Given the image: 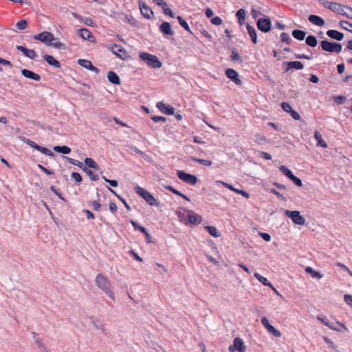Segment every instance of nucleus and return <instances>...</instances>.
Here are the masks:
<instances>
[{
  "mask_svg": "<svg viewBox=\"0 0 352 352\" xmlns=\"http://www.w3.org/2000/svg\"><path fill=\"white\" fill-rule=\"evenodd\" d=\"M16 50L23 54L26 57L34 60L37 55L34 50L28 49L23 45H16Z\"/></svg>",
  "mask_w": 352,
  "mask_h": 352,
  "instance_id": "obj_16",
  "label": "nucleus"
},
{
  "mask_svg": "<svg viewBox=\"0 0 352 352\" xmlns=\"http://www.w3.org/2000/svg\"><path fill=\"white\" fill-rule=\"evenodd\" d=\"M140 10L143 16L147 19H151L153 17V12L146 3L142 0L138 1Z\"/></svg>",
  "mask_w": 352,
  "mask_h": 352,
  "instance_id": "obj_10",
  "label": "nucleus"
},
{
  "mask_svg": "<svg viewBox=\"0 0 352 352\" xmlns=\"http://www.w3.org/2000/svg\"><path fill=\"white\" fill-rule=\"evenodd\" d=\"M34 38L50 45V43L55 40L54 34L50 32L44 31L34 36Z\"/></svg>",
  "mask_w": 352,
  "mask_h": 352,
  "instance_id": "obj_8",
  "label": "nucleus"
},
{
  "mask_svg": "<svg viewBox=\"0 0 352 352\" xmlns=\"http://www.w3.org/2000/svg\"><path fill=\"white\" fill-rule=\"evenodd\" d=\"M72 179H74L76 183L79 184L82 182V178L80 173L73 172L71 175Z\"/></svg>",
  "mask_w": 352,
  "mask_h": 352,
  "instance_id": "obj_54",
  "label": "nucleus"
},
{
  "mask_svg": "<svg viewBox=\"0 0 352 352\" xmlns=\"http://www.w3.org/2000/svg\"><path fill=\"white\" fill-rule=\"evenodd\" d=\"M96 284L107 296L115 300V296L112 291L111 284L107 278L102 274H98L96 278Z\"/></svg>",
  "mask_w": 352,
  "mask_h": 352,
  "instance_id": "obj_1",
  "label": "nucleus"
},
{
  "mask_svg": "<svg viewBox=\"0 0 352 352\" xmlns=\"http://www.w3.org/2000/svg\"><path fill=\"white\" fill-rule=\"evenodd\" d=\"M134 190L135 193L140 195L142 199H144V200L148 205L157 207L160 206V202L154 197V196L151 192H149L144 188L137 185L134 187Z\"/></svg>",
  "mask_w": 352,
  "mask_h": 352,
  "instance_id": "obj_2",
  "label": "nucleus"
},
{
  "mask_svg": "<svg viewBox=\"0 0 352 352\" xmlns=\"http://www.w3.org/2000/svg\"><path fill=\"white\" fill-rule=\"evenodd\" d=\"M320 47L322 50L329 53L336 52L338 54L341 52L342 50V45L341 43L331 42L327 39L320 41Z\"/></svg>",
  "mask_w": 352,
  "mask_h": 352,
  "instance_id": "obj_4",
  "label": "nucleus"
},
{
  "mask_svg": "<svg viewBox=\"0 0 352 352\" xmlns=\"http://www.w3.org/2000/svg\"><path fill=\"white\" fill-rule=\"evenodd\" d=\"M258 155L260 157L265 159L266 160H270L272 159V155L267 152L259 151Z\"/></svg>",
  "mask_w": 352,
  "mask_h": 352,
  "instance_id": "obj_62",
  "label": "nucleus"
},
{
  "mask_svg": "<svg viewBox=\"0 0 352 352\" xmlns=\"http://www.w3.org/2000/svg\"><path fill=\"white\" fill-rule=\"evenodd\" d=\"M54 42H51L50 43V46H52V47H55L56 49H58V50H65V44L61 43L57 38H55V40H54Z\"/></svg>",
  "mask_w": 352,
  "mask_h": 352,
  "instance_id": "obj_46",
  "label": "nucleus"
},
{
  "mask_svg": "<svg viewBox=\"0 0 352 352\" xmlns=\"http://www.w3.org/2000/svg\"><path fill=\"white\" fill-rule=\"evenodd\" d=\"M111 52L116 55L122 60L126 58V52L125 49L120 45L113 44L111 47L109 48Z\"/></svg>",
  "mask_w": 352,
  "mask_h": 352,
  "instance_id": "obj_13",
  "label": "nucleus"
},
{
  "mask_svg": "<svg viewBox=\"0 0 352 352\" xmlns=\"http://www.w3.org/2000/svg\"><path fill=\"white\" fill-rule=\"evenodd\" d=\"M85 163L86 166H88L89 168H94V169L99 168V166L92 158L86 157L85 159Z\"/></svg>",
  "mask_w": 352,
  "mask_h": 352,
  "instance_id": "obj_40",
  "label": "nucleus"
},
{
  "mask_svg": "<svg viewBox=\"0 0 352 352\" xmlns=\"http://www.w3.org/2000/svg\"><path fill=\"white\" fill-rule=\"evenodd\" d=\"M156 107L162 113L166 115L171 116L175 113V108L170 104H166L163 102H159L157 103Z\"/></svg>",
  "mask_w": 352,
  "mask_h": 352,
  "instance_id": "obj_14",
  "label": "nucleus"
},
{
  "mask_svg": "<svg viewBox=\"0 0 352 352\" xmlns=\"http://www.w3.org/2000/svg\"><path fill=\"white\" fill-rule=\"evenodd\" d=\"M279 170L284 175H285L289 179H290L294 175L292 171L285 165H281L279 167Z\"/></svg>",
  "mask_w": 352,
  "mask_h": 352,
  "instance_id": "obj_39",
  "label": "nucleus"
},
{
  "mask_svg": "<svg viewBox=\"0 0 352 352\" xmlns=\"http://www.w3.org/2000/svg\"><path fill=\"white\" fill-rule=\"evenodd\" d=\"M292 34L294 38L298 41H303L305 38L306 32L301 30H294Z\"/></svg>",
  "mask_w": 352,
  "mask_h": 352,
  "instance_id": "obj_29",
  "label": "nucleus"
},
{
  "mask_svg": "<svg viewBox=\"0 0 352 352\" xmlns=\"http://www.w3.org/2000/svg\"><path fill=\"white\" fill-rule=\"evenodd\" d=\"M159 30L164 35L172 36L174 34L170 23L166 21H164L161 23Z\"/></svg>",
  "mask_w": 352,
  "mask_h": 352,
  "instance_id": "obj_18",
  "label": "nucleus"
},
{
  "mask_svg": "<svg viewBox=\"0 0 352 352\" xmlns=\"http://www.w3.org/2000/svg\"><path fill=\"white\" fill-rule=\"evenodd\" d=\"M285 214L290 218L292 221L299 226H302L305 223V218L300 214L298 210H285Z\"/></svg>",
  "mask_w": 352,
  "mask_h": 352,
  "instance_id": "obj_7",
  "label": "nucleus"
},
{
  "mask_svg": "<svg viewBox=\"0 0 352 352\" xmlns=\"http://www.w3.org/2000/svg\"><path fill=\"white\" fill-rule=\"evenodd\" d=\"M78 35L81 37L83 40L91 41V38L94 36L92 33L87 28L79 29L77 32Z\"/></svg>",
  "mask_w": 352,
  "mask_h": 352,
  "instance_id": "obj_20",
  "label": "nucleus"
},
{
  "mask_svg": "<svg viewBox=\"0 0 352 352\" xmlns=\"http://www.w3.org/2000/svg\"><path fill=\"white\" fill-rule=\"evenodd\" d=\"M187 212V219L190 224L196 225L197 224L198 218H200V219H201V217L195 213L192 210H188Z\"/></svg>",
  "mask_w": 352,
  "mask_h": 352,
  "instance_id": "obj_27",
  "label": "nucleus"
},
{
  "mask_svg": "<svg viewBox=\"0 0 352 352\" xmlns=\"http://www.w3.org/2000/svg\"><path fill=\"white\" fill-rule=\"evenodd\" d=\"M270 192L273 195H276L278 199L281 201H285L287 200L286 197H283L278 191H277L274 188H271Z\"/></svg>",
  "mask_w": 352,
  "mask_h": 352,
  "instance_id": "obj_53",
  "label": "nucleus"
},
{
  "mask_svg": "<svg viewBox=\"0 0 352 352\" xmlns=\"http://www.w3.org/2000/svg\"><path fill=\"white\" fill-rule=\"evenodd\" d=\"M248 33L251 38V40L254 44L257 43V33L255 28L252 26L250 23H247L245 25Z\"/></svg>",
  "mask_w": 352,
  "mask_h": 352,
  "instance_id": "obj_22",
  "label": "nucleus"
},
{
  "mask_svg": "<svg viewBox=\"0 0 352 352\" xmlns=\"http://www.w3.org/2000/svg\"><path fill=\"white\" fill-rule=\"evenodd\" d=\"M305 270L307 274H310L313 278L320 279L322 277V274L316 271L311 267H307Z\"/></svg>",
  "mask_w": 352,
  "mask_h": 352,
  "instance_id": "obj_33",
  "label": "nucleus"
},
{
  "mask_svg": "<svg viewBox=\"0 0 352 352\" xmlns=\"http://www.w3.org/2000/svg\"><path fill=\"white\" fill-rule=\"evenodd\" d=\"M226 76L231 81H232L236 85H241L242 83L241 80L239 78V74L236 70L232 68H228L225 72Z\"/></svg>",
  "mask_w": 352,
  "mask_h": 352,
  "instance_id": "obj_11",
  "label": "nucleus"
},
{
  "mask_svg": "<svg viewBox=\"0 0 352 352\" xmlns=\"http://www.w3.org/2000/svg\"><path fill=\"white\" fill-rule=\"evenodd\" d=\"M82 170L87 173L92 181H98L99 179V176L87 166H84Z\"/></svg>",
  "mask_w": 352,
  "mask_h": 352,
  "instance_id": "obj_37",
  "label": "nucleus"
},
{
  "mask_svg": "<svg viewBox=\"0 0 352 352\" xmlns=\"http://www.w3.org/2000/svg\"><path fill=\"white\" fill-rule=\"evenodd\" d=\"M107 79L111 83L116 85H119L121 82L119 76L113 71H109L107 73Z\"/></svg>",
  "mask_w": 352,
  "mask_h": 352,
  "instance_id": "obj_24",
  "label": "nucleus"
},
{
  "mask_svg": "<svg viewBox=\"0 0 352 352\" xmlns=\"http://www.w3.org/2000/svg\"><path fill=\"white\" fill-rule=\"evenodd\" d=\"M204 228L213 237L217 238V237L220 236V235H221L220 232L214 226H205Z\"/></svg>",
  "mask_w": 352,
  "mask_h": 352,
  "instance_id": "obj_35",
  "label": "nucleus"
},
{
  "mask_svg": "<svg viewBox=\"0 0 352 352\" xmlns=\"http://www.w3.org/2000/svg\"><path fill=\"white\" fill-rule=\"evenodd\" d=\"M191 160L195 162H197L200 164H202L204 166H210L212 165V162L210 160H203V159H199V158H197L195 157H192Z\"/></svg>",
  "mask_w": 352,
  "mask_h": 352,
  "instance_id": "obj_44",
  "label": "nucleus"
},
{
  "mask_svg": "<svg viewBox=\"0 0 352 352\" xmlns=\"http://www.w3.org/2000/svg\"><path fill=\"white\" fill-rule=\"evenodd\" d=\"M289 179H291L294 184L298 187H301L302 186V180L294 175Z\"/></svg>",
  "mask_w": 352,
  "mask_h": 352,
  "instance_id": "obj_57",
  "label": "nucleus"
},
{
  "mask_svg": "<svg viewBox=\"0 0 352 352\" xmlns=\"http://www.w3.org/2000/svg\"><path fill=\"white\" fill-rule=\"evenodd\" d=\"M177 19L179 23V25L184 29L186 30L187 32H188L189 33L192 34V32H191V30L190 28V26L188 24V23L186 22V21L185 19H184L181 16H177Z\"/></svg>",
  "mask_w": 352,
  "mask_h": 352,
  "instance_id": "obj_38",
  "label": "nucleus"
},
{
  "mask_svg": "<svg viewBox=\"0 0 352 352\" xmlns=\"http://www.w3.org/2000/svg\"><path fill=\"white\" fill-rule=\"evenodd\" d=\"M53 150L57 153L62 154H69L71 153V148L65 145L63 146H55L53 147Z\"/></svg>",
  "mask_w": 352,
  "mask_h": 352,
  "instance_id": "obj_31",
  "label": "nucleus"
},
{
  "mask_svg": "<svg viewBox=\"0 0 352 352\" xmlns=\"http://www.w3.org/2000/svg\"><path fill=\"white\" fill-rule=\"evenodd\" d=\"M294 57L297 59H307V60H311L312 56L306 55L304 54H295Z\"/></svg>",
  "mask_w": 352,
  "mask_h": 352,
  "instance_id": "obj_61",
  "label": "nucleus"
},
{
  "mask_svg": "<svg viewBox=\"0 0 352 352\" xmlns=\"http://www.w3.org/2000/svg\"><path fill=\"white\" fill-rule=\"evenodd\" d=\"M177 175L180 180L192 186L195 185L198 180L195 175L188 173L184 170H178Z\"/></svg>",
  "mask_w": 352,
  "mask_h": 352,
  "instance_id": "obj_6",
  "label": "nucleus"
},
{
  "mask_svg": "<svg viewBox=\"0 0 352 352\" xmlns=\"http://www.w3.org/2000/svg\"><path fill=\"white\" fill-rule=\"evenodd\" d=\"M314 138L317 141V146H321L324 148L327 147V143L323 140L322 135L318 131L314 133Z\"/></svg>",
  "mask_w": 352,
  "mask_h": 352,
  "instance_id": "obj_30",
  "label": "nucleus"
},
{
  "mask_svg": "<svg viewBox=\"0 0 352 352\" xmlns=\"http://www.w3.org/2000/svg\"><path fill=\"white\" fill-rule=\"evenodd\" d=\"M257 28L263 33L269 32L272 29V21L269 16L258 19L256 21Z\"/></svg>",
  "mask_w": 352,
  "mask_h": 352,
  "instance_id": "obj_5",
  "label": "nucleus"
},
{
  "mask_svg": "<svg viewBox=\"0 0 352 352\" xmlns=\"http://www.w3.org/2000/svg\"><path fill=\"white\" fill-rule=\"evenodd\" d=\"M346 100V98L344 96H333V100L338 104H344Z\"/></svg>",
  "mask_w": 352,
  "mask_h": 352,
  "instance_id": "obj_51",
  "label": "nucleus"
},
{
  "mask_svg": "<svg viewBox=\"0 0 352 352\" xmlns=\"http://www.w3.org/2000/svg\"><path fill=\"white\" fill-rule=\"evenodd\" d=\"M340 25L342 29L352 32V23H351L348 22L346 21H340Z\"/></svg>",
  "mask_w": 352,
  "mask_h": 352,
  "instance_id": "obj_47",
  "label": "nucleus"
},
{
  "mask_svg": "<svg viewBox=\"0 0 352 352\" xmlns=\"http://www.w3.org/2000/svg\"><path fill=\"white\" fill-rule=\"evenodd\" d=\"M327 327H328L331 329H333V330H335L337 331H342V329L344 331H348L347 327L344 324L340 323L338 321H336V322H330L329 321V325H327Z\"/></svg>",
  "mask_w": 352,
  "mask_h": 352,
  "instance_id": "obj_23",
  "label": "nucleus"
},
{
  "mask_svg": "<svg viewBox=\"0 0 352 352\" xmlns=\"http://www.w3.org/2000/svg\"><path fill=\"white\" fill-rule=\"evenodd\" d=\"M284 64H286L287 65V67L285 69V72H287L292 69L296 70H301L304 68L303 63L299 60L285 62Z\"/></svg>",
  "mask_w": 352,
  "mask_h": 352,
  "instance_id": "obj_17",
  "label": "nucleus"
},
{
  "mask_svg": "<svg viewBox=\"0 0 352 352\" xmlns=\"http://www.w3.org/2000/svg\"><path fill=\"white\" fill-rule=\"evenodd\" d=\"M280 106H281V108L283 109V110L287 113H289L293 109L292 108L291 105L286 102H283L280 104Z\"/></svg>",
  "mask_w": 352,
  "mask_h": 352,
  "instance_id": "obj_56",
  "label": "nucleus"
},
{
  "mask_svg": "<svg viewBox=\"0 0 352 352\" xmlns=\"http://www.w3.org/2000/svg\"><path fill=\"white\" fill-rule=\"evenodd\" d=\"M125 21L132 26L136 25V20L131 15L126 14L125 16Z\"/></svg>",
  "mask_w": 352,
  "mask_h": 352,
  "instance_id": "obj_55",
  "label": "nucleus"
},
{
  "mask_svg": "<svg viewBox=\"0 0 352 352\" xmlns=\"http://www.w3.org/2000/svg\"><path fill=\"white\" fill-rule=\"evenodd\" d=\"M254 276L263 285L273 288L272 283L268 280L267 278L263 276L257 272L254 273Z\"/></svg>",
  "mask_w": 352,
  "mask_h": 352,
  "instance_id": "obj_28",
  "label": "nucleus"
},
{
  "mask_svg": "<svg viewBox=\"0 0 352 352\" xmlns=\"http://www.w3.org/2000/svg\"><path fill=\"white\" fill-rule=\"evenodd\" d=\"M317 320L323 323L325 326L329 325V320L324 315H318L317 316Z\"/></svg>",
  "mask_w": 352,
  "mask_h": 352,
  "instance_id": "obj_60",
  "label": "nucleus"
},
{
  "mask_svg": "<svg viewBox=\"0 0 352 352\" xmlns=\"http://www.w3.org/2000/svg\"><path fill=\"white\" fill-rule=\"evenodd\" d=\"M81 21H82L86 25L91 26V27L95 26L94 21H93L92 19H91L89 17H82L81 19Z\"/></svg>",
  "mask_w": 352,
  "mask_h": 352,
  "instance_id": "obj_52",
  "label": "nucleus"
},
{
  "mask_svg": "<svg viewBox=\"0 0 352 352\" xmlns=\"http://www.w3.org/2000/svg\"><path fill=\"white\" fill-rule=\"evenodd\" d=\"M37 151H40L41 153L47 156H49V157L54 156V154L52 151H50L47 148L41 146L40 145H39L38 148H37Z\"/></svg>",
  "mask_w": 352,
  "mask_h": 352,
  "instance_id": "obj_45",
  "label": "nucleus"
},
{
  "mask_svg": "<svg viewBox=\"0 0 352 352\" xmlns=\"http://www.w3.org/2000/svg\"><path fill=\"white\" fill-rule=\"evenodd\" d=\"M236 16L237 17L239 24L240 25H243L245 19V10L243 8L239 9L236 13Z\"/></svg>",
  "mask_w": 352,
  "mask_h": 352,
  "instance_id": "obj_32",
  "label": "nucleus"
},
{
  "mask_svg": "<svg viewBox=\"0 0 352 352\" xmlns=\"http://www.w3.org/2000/svg\"><path fill=\"white\" fill-rule=\"evenodd\" d=\"M78 64L80 66H81V67H84V68H85L87 69H89V70H90L91 72H95L96 74H99L100 73L99 69H98L96 67H95L92 64L91 61H90V60H86V59H78Z\"/></svg>",
  "mask_w": 352,
  "mask_h": 352,
  "instance_id": "obj_15",
  "label": "nucleus"
},
{
  "mask_svg": "<svg viewBox=\"0 0 352 352\" xmlns=\"http://www.w3.org/2000/svg\"><path fill=\"white\" fill-rule=\"evenodd\" d=\"M233 192L239 194L247 199L250 197V194L243 190H240L235 188V189H233Z\"/></svg>",
  "mask_w": 352,
  "mask_h": 352,
  "instance_id": "obj_59",
  "label": "nucleus"
},
{
  "mask_svg": "<svg viewBox=\"0 0 352 352\" xmlns=\"http://www.w3.org/2000/svg\"><path fill=\"white\" fill-rule=\"evenodd\" d=\"M16 27L21 30H25L28 27V21L25 19L20 20L16 23Z\"/></svg>",
  "mask_w": 352,
  "mask_h": 352,
  "instance_id": "obj_49",
  "label": "nucleus"
},
{
  "mask_svg": "<svg viewBox=\"0 0 352 352\" xmlns=\"http://www.w3.org/2000/svg\"><path fill=\"white\" fill-rule=\"evenodd\" d=\"M43 58L50 65L55 68H60L61 67L60 62L51 55L45 54L43 56Z\"/></svg>",
  "mask_w": 352,
  "mask_h": 352,
  "instance_id": "obj_26",
  "label": "nucleus"
},
{
  "mask_svg": "<svg viewBox=\"0 0 352 352\" xmlns=\"http://www.w3.org/2000/svg\"><path fill=\"white\" fill-rule=\"evenodd\" d=\"M305 43L308 46L315 47L318 45V40L315 36L311 34L305 38Z\"/></svg>",
  "mask_w": 352,
  "mask_h": 352,
  "instance_id": "obj_34",
  "label": "nucleus"
},
{
  "mask_svg": "<svg viewBox=\"0 0 352 352\" xmlns=\"http://www.w3.org/2000/svg\"><path fill=\"white\" fill-rule=\"evenodd\" d=\"M310 23L318 26H323L325 23L324 19L320 16L315 14H311L308 17Z\"/></svg>",
  "mask_w": 352,
  "mask_h": 352,
  "instance_id": "obj_25",
  "label": "nucleus"
},
{
  "mask_svg": "<svg viewBox=\"0 0 352 352\" xmlns=\"http://www.w3.org/2000/svg\"><path fill=\"white\" fill-rule=\"evenodd\" d=\"M258 235L265 241H267V242H269L271 240V236L268 234V233H266V232H260L258 233Z\"/></svg>",
  "mask_w": 352,
  "mask_h": 352,
  "instance_id": "obj_63",
  "label": "nucleus"
},
{
  "mask_svg": "<svg viewBox=\"0 0 352 352\" xmlns=\"http://www.w3.org/2000/svg\"><path fill=\"white\" fill-rule=\"evenodd\" d=\"M261 324L265 327V329L274 337L278 338L281 336L280 332L269 322V320L267 318L263 317L261 320Z\"/></svg>",
  "mask_w": 352,
  "mask_h": 352,
  "instance_id": "obj_12",
  "label": "nucleus"
},
{
  "mask_svg": "<svg viewBox=\"0 0 352 352\" xmlns=\"http://www.w3.org/2000/svg\"><path fill=\"white\" fill-rule=\"evenodd\" d=\"M131 224L133 226L135 230H139L142 233H144L146 230L144 227L139 225L135 221L130 220Z\"/></svg>",
  "mask_w": 352,
  "mask_h": 352,
  "instance_id": "obj_48",
  "label": "nucleus"
},
{
  "mask_svg": "<svg viewBox=\"0 0 352 352\" xmlns=\"http://www.w3.org/2000/svg\"><path fill=\"white\" fill-rule=\"evenodd\" d=\"M325 4H329V9L334 12H336V13L338 10L339 8H340V7L344 8V6H345L339 3L331 2V1H325Z\"/></svg>",
  "mask_w": 352,
  "mask_h": 352,
  "instance_id": "obj_36",
  "label": "nucleus"
},
{
  "mask_svg": "<svg viewBox=\"0 0 352 352\" xmlns=\"http://www.w3.org/2000/svg\"><path fill=\"white\" fill-rule=\"evenodd\" d=\"M280 40L283 43H285L287 45H289L292 41L289 34L285 32H282L280 34Z\"/></svg>",
  "mask_w": 352,
  "mask_h": 352,
  "instance_id": "obj_50",
  "label": "nucleus"
},
{
  "mask_svg": "<svg viewBox=\"0 0 352 352\" xmlns=\"http://www.w3.org/2000/svg\"><path fill=\"white\" fill-rule=\"evenodd\" d=\"M344 299L345 302L348 305L352 306V295L345 294L344 296Z\"/></svg>",
  "mask_w": 352,
  "mask_h": 352,
  "instance_id": "obj_64",
  "label": "nucleus"
},
{
  "mask_svg": "<svg viewBox=\"0 0 352 352\" xmlns=\"http://www.w3.org/2000/svg\"><path fill=\"white\" fill-rule=\"evenodd\" d=\"M19 139L24 143L27 144L28 145H29L30 146H31L32 148H34V149L37 150V148H38L39 145L37 144L36 142H34V141L25 138V137H23V136H21L19 138Z\"/></svg>",
  "mask_w": 352,
  "mask_h": 352,
  "instance_id": "obj_41",
  "label": "nucleus"
},
{
  "mask_svg": "<svg viewBox=\"0 0 352 352\" xmlns=\"http://www.w3.org/2000/svg\"><path fill=\"white\" fill-rule=\"evenodd\" d=\"M22 75L25 77L26 78H29L35 81H39L41 79V77L40 75L33 72L31 70H29L28 69H23L21 70Z\"/></svg>",
  "mask_w": 352,
  "mask_h": 352,
  "instance_id": "obj_19",
  "label": "nucleus"
},
{
  "mask_svg": "<svg viewBox=\"0 0 352 352\" xmlns=\"http://www.w3.org/2000/svg\"><path fill=\"white\" fill-rule=\"evenodd\" d=\"M69 163H70L72 165H74V166H78L79 168H80L82 170L83 168V167L85 166H83V164L82 162H80V161L77 160H75V159H73V158H71V157H67V156H64L63 157Z\"/></svg>",
  "mask_w": 352,
  "mask_h": 352,
  "instance_id": "obj_42",
  "label": "nucleus"
},
{
  "mask_svg": "<svg viewBox=\"0 0 352 352\" xmlns=\"http://www.w3.org/2000/svg\"><path fill=\"white\" fill-rule=\"evenodd\" d=\"M139 57L152 68L158 69L162 65V62L155 55L142 52L139 54Z\"/></svg>",
  "mask_w": 352,
  "mask_h": 352,
  "instance_id": "obj_3",
  "label": "nucleus"
},
{
  "mask_svg": "<svg viewBox=\"0 0 352 352\" xmlns=\"http://www.w3.org/2000/svg\"><path fill=\"white\" fill-rule=\"evenodd\" d=\"M327 35L338 41H341L344 38V34L336 30H329L327 31Z\"/></svg>",
  "mask_w": 352,
  "mask_h": 352,
  "instance_id": "obj_21",
  "label": "nucleus"
},
{
  "mask_svg": "<svg viewBox=\"0 0 352 352\" xmlns=\"http://www.w3.org/2000/svg\"><path fill=\"white\" fill-rule=\"evenodd\" d=\"M162 10H163V12L165 15L169 16L170 18L175 17V15L174 12L172 11V10L167 8V6L163 8Z\"/></svg>",
  "mask_w": 352,
  "mask_h": 352,
  "instance_id": "obj_58",
  "label": "nucleus"
},
{
  "mask_svg": "<svg viewBox=\"0 0 352 352\" xmlns=\"http://www.w3.org/2000/svg\"><path fill=\"white\" fill-rule=\"evenodd\" d=\"M230 59L233 61H237L239 63L243 62V58L239 55L236 50L234 49L232 50L231 55H230Z\"/></svg>",
  "mask_w": 352,
  "mask_h": 352,
  "instance_id": "obj_43",
  "label": "nucleus"
},
{
  "mask_svg": "<svg viewBox=\"0 0 352 352\" xmlns=\"http://www.w3.org/2000/svg\"><path fill=\"white\" fill-rule=\"evenodd\" d=\"M228 350L230 352H245V346L243 340L240 338H234L233 344L229 346Z\"/></svg>",
  "mask_w": 352,
  "mask_h": 352,
  "instance_id": "obj_9",
  "label": "nucleus"
}]
</instances>
